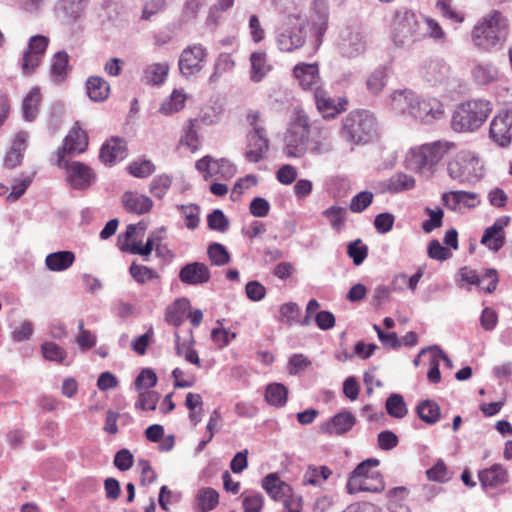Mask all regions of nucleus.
<instances>
[{"mask_svg":"<svg viewBox=\"0 0 512 512\" xmlns=\"http://www.w3.org/2000/svg\"><path fill=\"white\" fill-rule=\"evenodd\" d=\"M509 33L507 19L497 10L483 16L472 31L474 45L484 51H491L503 46Z\"/></svg>","mask_w":512,"mask_h":512,"instance_id":"obj_1","label":"nucleus"},{"mask_svg":"<svg viewBox=\"0 0 512 512\" xmlns=\"http://www.w3.org/2000/svg\"><path fill=\"white\" fill-rule=\"evenodd\" d=\"M340 137L352 145H365L378 137V122L368 110H355L342 120Z\"/></svg>","mask_w":512,"mask_h":512,"instance_id":"obj_2","label":"nucleus"},{"mask_svg":"<svg viewBox=\"0 0 512 512\" xmlns=\"http://www.w3.org/2000/svg\"><path fill=\"white\" fill-rule=\"evenodd\" d=\"M492 111V104L484 99H472L459 104L451 120L456 132H473L480 128Z\"/></svg>","mask_w":512,"mask_h":512,"instance_id":"obj_3","label":"nucleus"},{"mask_svg":"<svg viewBox=\"0 0 512 512\" xmlns=\"http://www.w3.org/2000/svg\"><path fill=\"white\" fill-rule=\"evenodd\" d=\"M450 149L448 142L436 141L412 148L406 158L407 167L421 175L429 177L434 167Z\"/></svg>","mask_w":512,"mask_h":512,"instance_id":"obj_4","label":"nucleus"},{"mask_svg":"<svg viewBox=\"0 0 512 512\" xmlns=\"http://www.w3.org/2000/svg\"><path fill=\"white\" fill-rule=\"evenodd\" d=\"M391 39L397 47H408L422 40L420 15L408 9L396 11L391 24Z\"/></svg>","mask_w":512,"mask_h":512,"instance_id":"obj_5","label":"nucleus"},{"mask_svg":"<svg viewBox=\"0 0 512 512\" xmlns=\"http://www.w3.org/2000/svg\"><path fill=\"white\" fill-rule=\"evenodd\" d=\"M447 172L451 179L461 184H475L483 177V164L472 151L458 152L447 164Z\"/></svg>","mask_w":512,"mask_h":512,"instance_id":"obj_6","label":"nucleus"},{"mask_svg":"<svg viewBox=\"0 0 512 512\" xmlns=\"http://www.w3.org/2000/svg\"><path fill=\"white\" fill-rule=\"evenodd\" d=\"M310 124L308 116L298 114L284 133L283 153L288 158H301L309 148Z\"/></svg>","mask_w":512,"mask_h":512,"instance_id":"obj_7","label":"nucleus"},{"mask_svg":"<svg viewBox=\"0 0 512 512\" xmlns=\"http://www.w3.org/2000/svg\"><path fill=\"white\" fill-rule=\"evenodd\" d=\"M419 73L422 79L432 87H443L445 90L453 91L460 86V79L442 58L424 60L420 65Z\"/></svg>","mask_w":512,"mask_h":512,"instance_id":"obj_8","label":"nucleus"},{"mask_svg":"<svg viewBox=\"0 0 512 512\" xmlns=\"http://www.w3.org/2000/svg\"><path fill=\"white\" fill-rule=\"evenodd\" d=\"M306 37V21L296 15H289L276 31V43L279 50L283 52H292L301 48Z\"/></svg>","mask_w":512,"mask_h":512,"instance_id":"obj_9","label":"nucleus"},{"mask_svg":"<svg viewBox=\"0 0 512 512\" xmlns=\"http://www.w3.org/2000/svg\"><path fill=\"white\" fill-rule=\"evenodd\" d=\"M208 57V50L202 44L196 43L187 46L180 54L178 66L185 78L195 76L201 72Z\"/></svg>","mask_w":512,"mask_h":512,"instance_id":"obj_10","label":"nucleus"},{"mask_svg":"<svg viewBox=\"0 0 512 512\" xmlns=\"http://www.w3.org/2000/svg\"><path fill=\"white\" fill-rule=\"evenodd\" d=\"M195 167L199 172L204 173L205 180L214 176L228 180L236 174V166L229 159H215L210 155L197 160Z\"/></svg>","mask_w":512,"mask_h":512,"instance_id":"obj_11","label":"nucleus"},{"mask_svg":"<svg viewBox=\"0 0 512 512\" xmlns=\"http://www.w3.org/2000/svg\"><path fill=\"white\" fill-rule=\"evenodd\" d=\"M49 44V38L44 35H34L29 39L28 47L23 53L21 69L23 74L30 75L42 61Z\"/></svg>","mask_w":512,"mask_h":512,"instance_id":"obj_12","label":"nucleus"},{"mask_svg":"<svg viewBox=\"0 0 512 512\" xmlns=\"http://www.w3.org/2000/svg\"><path fill=\"white\" fill-rule=\"evenodd\" d=\"M88 147V136L79 127L78 122L71 128L63 140V145L57 151V165H65V156L83 153Z\"/></svg>","mask_w":512,"mask_h":512,"instance_id":"obj_13","label":"nucleus"},{"mask_svg":"<svg viewBox=\"0 0 512 512\" xmlns=\"http://www.w3.org/2000/svg\"><path fill=\"white\" fill-rule=\"evenodd\" d=\"M245 158L248 162L258 163L264 159L270 147L265 127H257L246 135Z\"/></svg>","mask_w":512,"mask_h":512,"instance_id":"obj_14","label":"nucleus"},{"mask_svg":"<svg viewBox=\"0 0 512 512\" xmlns=\"http://www.w3.org/2000/svg\"><path fill=\"white\" fill-rule=\"evenodd\" d=\"M67 171V182L72 189L85 190L95 181V173L86 164L73 161L69 162L65 159V165H57Z\"/></svg>","mask_w":512,"mask_h":512,"instance_id":"obj_15","label":"nucleus"},{"mask_svg":"<svg viewBox=\"0 0 512 512\" xmlns=\"http://www.w3.org/2000/svg\"><path fill=\"white\" fill-rule=\"evenodd\" d=\"M444 106L442 102L434 97L420 98L417 96L411 116L422 123L431 124L444 117Z\"/></svg>","mask_w":512,"mask_h":512,"instance_id":"obj_16","label":"nucleus"},{"mask_svg":"<svg viewBox=\"0 0 512 512\" xmlns=\"http://www.w3.org/2000/svg\"><path fill=\"white\" fill-rule=\"evenodd\" d=\"M340 54L346 58L362 55L367 49L366 34L360 29H350L342 32L338 43Z\"/></svg>","mask_w":512,"mask_h":512,"instance_id":"obj_17","label":"nucleus"},{"mask_svg":"<svg viewBox=\"0 0 512 512\" xmlns=\"http://www.w3.org/2000/svg\"><path fill=\"white\" fill-rule=\"evenodd\" d=\"M87 4L88 0H57L54 15L62 24L71 25L83 16Z\"/></svg>","mask_w":512,"mask_h":512,"instance_id":"obj_18","label":"nucleus"},{"mask_svg":"<svg viewBox=\"0 0 512 512\" xmlns=\"http://www.w3.org/2000/svg\"><path fill=\"white\" fill-rule=\"evenodd\" d=\"M314 100L319 113L324 119L335 118L343 111H346L348 104L345 98H339L336 102L335 99L322 88L315 89Z\"/></svg>","mask_w":512,"mask_h":512,"instance_id":"obj_19","label":"nucleus"},{"mask_svg":"<svg viewBox=\"0 0 512 512\" xmlns=\"http://www.w3.org/2000/svg\"><path fill=\"white\" fill-rule=\"evenodd\" d=\"M512 110L500 111L490 124V137L501 147L511 142Z\"/></svg>","mask_w":512,"mask_h":512,"instance_id":"obj_20","label":"nucleus"},{"mask_svg":"<svg viewBox=\"0 0 512 512\" xmlns=\"http://www.w3.org/2000/svg\"><path fill=\"white\" fill-rule=\"evenodd\" d=\"M356 422V417L352 412L342 410L323 422L320 425V430L329 435L341 436L351 431Z\"/></svg>","mask_w":512,"mask_h":512,"instance_id":"obj_21","label":"nucleus"},{"mask_svg":"<svg viewBox=\"0 0 512 512\" xmlns=\"http://www.w3.org/2000/svg\"><path fill=\"white\" fill-rule=\"evenodd\" d=\"M179 280L186 285L198 286L209 282L211 272L203 262H190L185 264L179 271Z\"/></svg>","mask_w":512,"mask_h":512,"instance_id":"obj_22","label":"nucleus"},{"mask_svg":"<svg viewBox=\"0 0 512 512\" xmlns=\"http://www.w3.org/2000/svg\"><path fill=\"white\" fill-rule=\"evenodd\" d=\"M509 223V216L497 218L493 225L485 229L481 238V244L488 247L491 251H499L505 244V233L503 230Z\"/></svg>","mask_w":512,"mask_h":512,"instance_id":"obj_23","label":"nucleus"},{"mask_svg":"<svg viewBox=\"0 0 512 512\" xmlns=\"http://www.w3.org/2000/svg\"><path fill=\"white\" fill-rule=\"evenodd\" d=\"M312 29L315 36V46L319 47L322 36L327 30L329 8L327 0H314L312 4Z\"/></svg>","mask_w":512,"mask_h":512,"instance_id":"obj_24","label":"nucleus"},{"mask_svg":"<svg viewBox=\"0 0 512 512\" xmlns=\"http://www.w3.org/2000/svg\"><path fill=\"white\" fill-rule=\"evenodd\" d=\"M346 488L349 494L358 492L378 493L384 490L385 484L380 473H371L369 478L362 480H357L356 476L349 477Z\"/></svg>","mask_w":512,"mask_h":512,"instance_id":"obj_25","label":"nucleus"},{"mask_svg":"<svg viewBox=\"0 0 512 512\" xmlns=\"http://www.w3.org/2000/svg\"><path fill=\"white\" fill-rule=\"evenodd\" d=\"M293 74L304 90H313L315 92V89L320 88V75L317 64L299 63L294 67Z\"/></svg>","mask_w":512,"mask_h":512,"instance_id":"obj_26","label":"nucleus"},{"mask_svg":"<svg viewBox=\"0 0 512 512\" xmlns=\"http://www.w3.org/2000/svg\"><path fill=\"white\" fill-rule=\"evenodd\" d=\"M442 202L450 210H457L459 205L467 208H474L480 204L479 195L468 191H450L442 194Z\"/></svg>","mask_w":512,"mask_h":512,"instance_id":"obj_27","label":"nucleus"},{"mask_svg":"<svg viewBox=\"0 0 512 512\" xmlns=\"http://www.w3.org/2000/svg\"><path fill=\"white\" fill-rule=\"evenodd\" d=\"M127 156L126 142L117 137L106 141L101 149L99 158L106 165H113L116 161L123 160Z\"/></svg>","mask_w":512,"mask_h":512,"instance_id":"obj_28","label":"nucleus"},{"mask_svg":"<svg viewBox=\"0 0 512 512\" xmlns=\"http://www.w3.org/2000/svg\"><path fill=\"white\" fill-rule=\"evenodd\" d=\"M121 199L123 207L128 213L142 215L150 212L153 208L152 199L138 192L126 191Z\"/></svg>","mask_w":512,"mask_h":512,"instance_id":"obj_29","label":"nucleus"},{"mask_svg":"<svg viewBox=\"0 0 512 512\" xmlns=\"http://www.w3.org/2000/svg\"><path fill=\"white\" fill-rule=\"evenodd\" d=\"M478 477L483 488H495L508 482L507 470L501 464L481 470Z\"/></svg>","mask_w":512,"mask_h":512,"instance_id":"obj_30","label":"nucleus"},{"mask_svg":"<svg viewBox=\"0 0 512 512\" xmlns=\"http://www.w3.org/2000/svg\"><path fill=\"white\" fill-rule=\"evenodd\" d=\"M28 133L20 131L16 134L10 150L4 158V165L7 168H15L20 165L23 159V154L27 148Z\"/></svg>","mask_w":512,"mask_h":512,"instance_id":"obj_31","label":"nucleus"},{"mask_svg":"<svg viewBox=\"0 0 512 512\" xmlns=\"http://www.w3.org/2000/svg\"><path fill=\"white\" fill-rule=\"evenodd\" d=\"M471 75L476 84L488 85L498 79L499 71L493 63L479 62L472 68Z\"/></svg>","mask_w":512,"mask_h":512,"instance_id":"obj_32","label":"nucleus"},{"mask_svg":"<svg viewBox=\"0 0 512 512\" xmlns=\"http://www.w3.org/2000/svg\"><path fill=\"white\" fill-rule=\"evenodd\" d=\"M86 92L93 102H102L109 97L110 85L100 76H90L86 81Z\"/></svg>","mask_w":512,"mask_h":512,"instance_id":"obj_33","label":"nucleus"},{"mask_svg":"<svg viewBox=\"0 0 512 512\" xmlns=\"http://www.w3.org/2000/svg\"><path fill=\"white\" fill-rule=\"evenodd\" d=\"M75 254L72 251L62 250L50 253L45 258L46 267L53 272H62L73 265Z\"/></svg>","mask_w":512,"mask_h":512,"instance_id":"obj_34","label":"nucleus"},{"mask_svg":"<svg viewBox=\"0 0 512 512\" xmlns=\"http://www.w3.org/2000/svg\"><path fill=\"white\" fill-rule=\"evenodd\" d=\"M262 487L275 500H280L283 496L288 495L291 488L275 473H270L263 478Z\"/></svg>","mask_w":512,"mask_h":512,"instance_id":"obj_35","label":"nucleus"},{"mask_svg":"<svg viewBox=\"0 0 512 512\" xmlns=\"http://www.w3.org/2000/svg\"><path fill=\"white\" fill-rule=\"evenodd\" d=\"M42 95L38 87H33L22 102V113L25 121H34L39 113Z\"/></svg>","mask_w":512,"mask_h":512,"instance_id":"obj_36","label":"nucleus"},{"mask_svg":"<svg viewBox=\"0 0 512 512\" xmlns=\"http://www.w3.org/2000/svg\"><path fill=\"white\" fill-rule=\"evenodd\" d=\"M417 95L410 90L395 91L391 97L392 109L397 113H408L411 115Z\"/></svg>","mask_w":512,"mask_h":512,"instance_id":"obj_37","label":"nucleus"},{"mask_svg":"<svg viewBox=\"0 0 512 512\" xmlns=\"http://www.w3.org/2000/svg\"><path fill=\"white\" fill-rule=\"evenodd\" d=\"M69 56L65 51H58L51 59V78L55 83H62L68 73Z\"/></svg>","mask_w":512,"mask_h":512,"instance_id":"obj_38","label":"nucleus"},{"mask_svg":"<svg viewBox=\"0 0 512 512\" xmlns=\"http://www.w3.org/2000/svg\"><path fill=\"white\" fill-rule=\"evenodd\" d=\"M219 503V493L211 488H201L195 496V504L200 512H208L217 507Z\"/></svg>","mask_w":512,"mask_h":512,"instance_id":"obj_39","label":"nucleus"},{"mask_svg":"<svg viewBox=\"0 0 512 512\" xmlns=\"http://www.w3.org/2000/svg\"><path fill=\"white\" fill-rule=\"evenodd\" d=\"M169 65L167 63H153L144 69L143 81L146 84L155 86L162 85L168 75Z\"/></svg>","mask_w":512,"mask_h":512,"instance_id":"obj_40","label":"nucleus"},{"mask_svg":"<svg viewBox=\"0 0 512 512\" xmlns=\"http://www.w3.org/2000/svg\"><path fill=\"white\" fill-rule=\"evenodd\" d=\"M251 62V75L250 78L253 82L258 83L270 71V65L267 64L266 54L264 52H253L250 56Z\"/></svg>","mask_w":512,"mask_h":512,"instance_id":"obj_41","label":"nucleus"},{"mask_svg":"<svg viewBox=\"0 0 512 512\" xmlns=\"http://www.w3.org/2000/svg\"><path fill=\"white\" fill-rule=\"evenodd\" d=\"M416 412L423 422L430 425L438 422L441 415L439 405L433 400L421 401L416 407Z\"/></svg>","mask_w":512,"mask_h":512,"instance_id":"obj_42","label":"nucleus"},{"mask_svg":"<svg viewBox=\"0 0 512 512\" xmlns=\"http://www.w3.org/2000/svg\"><path fill=\"white\" fill-rule=\"evenodd\" d=\"M189 305V300L186 298L176 300L166 310V321L175 327H179L184 321V315Z\"/></svg>","mask_w":512,"mask_h":512,"instance_id":"obj_43","label":"nucleus"},{"mask_svg":"<svg viewBox=\"0 0 512 512\" xmlns=\"http://www.w3.org/2000/svg\"><path fill=\"white\" fill-rule=\"evenodd\" d=\"M288 398V390L281 383H271L266 387L265 399L268 404L275 407H283Z\"/></svg>","mask_w":512,"mask_h":512,"instance_id":"obj_44","label":"nucleus"},{"mask_svg":"<svg viewBox=\"0 0 512 512\" xmlns=\"http://www.w3.org/2000/svg\"><path fill=\"white\" fill-rule=\"evenodd\" d=\"M235 61L232 56L228 53H221L218 55L214 67L213 72L209 77L210 83H215L219 80V78L225 73L231 72L234 69Z\"/></svg>","mask_w":512,"mask_h":512,"instance_id":"obj_45","label":"nucleus"},{"mask_svg":"<svg viewBox=\"0 0 512 512\" xmlns=\"http://www.w3.org/2000/svg\"><path fill=\"white\" fill-rule=\"evenodd\" d=\"M194 340L191 339L189 342H180V336L178 332L175 333V350L176 354L180 357H183L185 361L196 365L197 367H201V360L198 356L196 350H194L191 345Z\"/></svg>","mask_w":512,"mask_h":512,"instance_id":"obj_46","label":"nucleus"},{"mask_svg":"<svg viewBox=\"0 0 512 512\" xmlns=\"http://www.w3.org/2000/svg\"><path fill=\"white\" fill-rule=\"evenodd\" d=\"M415 184L413 176L405 173H396L389 178L387 189L390 193H399L413 189Z\"/></svg>","mask_w":512,"mask_h":512,"instance_id":"obj_47","label":"nucleus"},{"mask_svg":"<svg viewBox=\"0 0 512 512\" xmlns=\"http://www.w3.org/2000/svg\"><path fill=\"white\" fill-rule=\"evenodd\" d=\"M331 474L332 471L327 466H309L303 475L302 483L304 485H320Z\"/></svg>","mask_w":512,"mask_h":512,"instance_id":"obj_48","label":"nucleus"},{"mask_svg":"<svg viewBox=\"0 0 512 512\" xmlns=\"http://www.w3.org/2000/svg\"><path fill=\"white\" fill-rule=\"evenodd\" d=\"M385 407L387 413L393 418L401 419L408 412L403 396L397 393H393L387 398Z\"/></svg>","mask_w":512,"mask_h":512,"instance_id":"obj_49","label":"nucleus"},{"mask_svg":"<svg viewBox=\"0 0 512 512\" xmlns=\"http://www.w3.org/2000/svg\"><path fill=\"white\" fill-rule=\"evenodd\" d=\"M131 277L139 284L159 279V274L152 268L133 262L129 268Z\"/></svg>","mask_w":512,"mask_h":512,"instance_id":"obj_50","label":"nucleus"},{"mask_svg":"<svg viewBox=\"0 0 512 512\" xmlns=\"http://www.w3.org/2000/svg\"><path fill=\"white\" fill-rule=\"evenodd\" d=\"M172 181V177L168 174L156 175L150 183L149 191L154 197L162 199L170 189Z\"/></svg>","mask_w":512,"mask_h":512,"instance_id":"obj_51","label":"nucleus"},{"mask_svg":"<svg viewBox=\"0 0 512 512\" xmlns=\"http://www.w3.org/2000/svg\"><path fill=\"white\" fill-rule=\"evenodd\" d=\"M386 69L382 66L376 68L367 78V90L373 94H379L386 84Z\"/></svg>","mask_w":512,"mask_h":512,"instance_id":"obj_52","label":"nucleus"},{"mask_svg":"<svg viewBox=\"0 0 512 512\" xmlns=\"http://www.w3.org/2000/svg\"><path fill=\"white\" fill-rule=\"evenodd\" d=\"M43 357L48 361H54L60 364L66 359V350L52 341H46L41 345Z\"/></svg>","mask_w":512,"mask_h":512,"instance_id":"obj_53","label":"nucleus"},{"mask_svg":"<svg viewBox=\"0 0 512 512\" xmlns=\"http://www.w3.org/2000/svg\"><path fill=\"white\" fill-rule=\"evenodd\" d=\"M420 29L423 33V38L428 36L435 40H442L445 37V32L436 20L422 15H420Z\"/></svg>","mask_w":512,"mask_h":512,"instance_id":"obj_54","label":"nucleus"},{"mask_svg":"<svg viewBox=\"0 0 512 512\" xmlns=\"http://www.w3.org/2000/svg\"><path fill=\"white\" fill-rule=\"evenodd\" d=\"M346 208L340 206H330L323 211V216L330 222L332 229L340 231L345 224Z\"/></svg>","mask_w":512,"mask_h":512,"instance_id":"obj_55","label":"nucleus"},{"mask_svg":"<svg viewBox=\"0 0 512 512\" xmlns=\"http://www.w3.org/2000/svg\"><path fill=\"white\" fill-rule=\"evenodd\" d=\"M208 257L212 264L223 266L230 261V255L224 245L220 243H212L207 249Z\"/></svg>","mask_w":512,"mask_h":512,"instance_id":"obj_56","label":"nucleus"},{"mask_svg":"<svg viewBox=\"0 0 512 512\" xmlns=\"http://www.w3.org/2000/svg\"><path fill=\"white\" fill-rule=\"evenodd\" d=\"M160 394L152 390L139 391L138 400L135 403L136 409L154 411L157 407Z\"/></svg>","mask_w":512,"mask_h":512,"instance_id":"obj_57","label":"nucleus"},{"mask_svg":"<svg viewBox=\"0 0 512 512\" xmlns=\"http://www.w3.org/2000/svg\"><path fill=\"white\" fill-rule=\"evenodd\" d=\"M347 254L353 260V263L359 266L368 256V246L361 239H356L348 244Z\"/></svg>","mask_w":512,"mask_h":512,"instance_id":"obj_58","label":"nucleus"},{"mask_svg":"<svg viewBox=\"0 0 512 512\" xmlns=\"http://www.w3.org/2000/svg\"><path fill=\"white\" fill-rule=\"evenodd\" d=\"M313 155H323L333 150V144L329 137V133L323 131L319 138H313L308 148Z\"/></svg>","mask_w":512,"mask_h":512,"instance_id":"obj_59","label":"nucleus"},{"mask_svg":"<svg viewBox=\"0 0 512 512\" xmlns=\"http://www.w3.org/2000/svg\"><path fill=\"white\" fill-rule=\"evenodd\" d=\"M428 480L438 483H445L451 479L449 470L442 459L437 462L428 470H426Z\"/></svg>","mask_w":512,"mask_h":512,"instance_id":"obj_60","label":"nucleus"},{"mask_svg":"<svg viewBox=\"0 0 512 512\" xmlns=\"http://www.w3.org/2000/svg\"><path fill=\"white\" fill-rule=\"evenodd\" d=\"M156 384H157V375L150 368L142 369L134 381V386L137 391H141L144 389L149 390V389L155 387Z\"/></svg>","mask_w":512,"mask_h":512,"instance_id":"obj_61","label":"nucleus"},{"mask_svg":"<svg viewBox=\"0 0 512 512\" xmlns=\"http://www.w3.org/2000/svg\"><path fill=\"white\" fill-rule=\"evenodd\" d=\"M177 209L185 218V225L188 229L194 230L199 225V206L195 204L177 205Z\"/></svg>","mask_w":512,"mask_h":512,"instance_id":"obj_62","label":"nucleus"},{"mask_svg":"<svg viewBox=\"0 0 512 512\" xmlns=\"http://www.w3.org/2000/svg\"><path fill=\"white\" fill-rule=\"evenodd\" d=\"M425 213L429 216V219L422 223V229L425 233H430L442 225L444 212L441 208L432 209L426 207Z\"/></svg>","mask_w":512,"mask_h":512,"instance_id":"obj_63","label":"nucleus"},{"mask_svg":"<svg viewBox=\"0 0 512 512\" xmlns=\"http://www.w3.org/2000/svg\"><path fill=\"white\" fill-rule=\"evenodd\" d=\"M373 193L370 191H361L352 197L349 208L354 213H361L367 207L372 204L373 201Z\"/></svg>","mask_w":512,"mask_h":512,"instance_id":"obj_64","label":"nucleus"}]
</instances>
